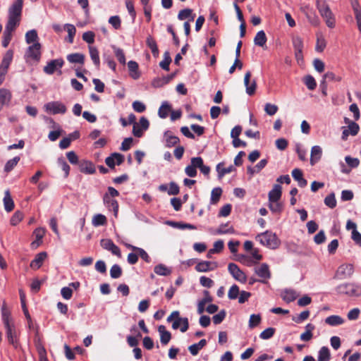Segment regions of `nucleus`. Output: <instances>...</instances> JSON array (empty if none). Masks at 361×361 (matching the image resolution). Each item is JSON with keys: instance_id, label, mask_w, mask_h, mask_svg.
<instances>
[{"instance_id": "nucleus-1", "label": "nucleus", "mask_w": 361, "mask_h": 361, "mask_svg": "<svg viewBox=\"0 0 361 361\" xmlns=\"http://www.w3.org/2000/svg\"><path fill=\"white\" fill-rule=\"evenodd\" d=\"M255 239L263 246L267 247L270 249H276L281 244L280 240L276 235L269 231L258 234Z\"/></svg>"}, {"instance_id": "nucleus-2", "label": "nucleus", "mask_w": 361, "mask_h": 361, "mask_svg": "<svg viewBox=\"0 0 361 361\" xmlns=\"http://www.w3.org/2000/svg\"><path fill=\"white\" fill-rule=\"evenodd\" d=\"M336 290L338 293L346 295L349 297H361V284L359 283H342L337 286Z\"/></svg>"}, {"instance_id": "nucleus-3", "label": "nucleus", "mask_w": 361, "mask_h": 361, "mask_svg": "<svg viewBox=\"0 0 361 361\" xmlns=\"http://www.w3.org/2000/svg\"><path fill=\"white\" fill-rule=\"evenodd\" d=\"M317 8L322 17L324 19L326 25L333 28L335 27V18L329 6L324 1H317Z\"/></svg>"}, {"instance_id": "nucleus-4", "label": "nucleus", "mask_w": 361, "mask_h": 361, "mask_svg": "<svg viewBox=\"0 0 361 361\" xmlns=\"http://www.w3.org/2000/svg\"><path fill=\"white\" fill-rule=\"evenodd\" d=\"M178 311H173L167 318L168 322L173 320L172 328L173 329H180L181 332H185L189 327L188 319L186 317H180Z\"/></svg>"}, {"instance_id": "nucleus-5", "label": "nucleus", "mask_w": 361, "mask_h": 361, "mask_svg": "<svg viewBox=\"0 0 361 361\" xmlns=\"http://www.w3.org/2000/svg\"><path fill=\"white\" fill-rule=\"evenodd\" d=\"M41 48L42 45L39 42L34 43L30 45L25 54V59L27 61H33L35 62L39 61L41 59Z\"/></svg>"}, {"instance_id": "nucleus-6", "label": "nucleus", "mask_w": 361, "mask_h": 361, "mask_svg": "<svg viewBox=\"0 0 361 361\" xmlns=\"http://www.w3.org/2000/svg\"><path fill=\"white\" fill-rule=\"evenodd\" d=\"M46 112L51 114H63L66 112V106L59 101L50 102L44 105Z\"/></svg>"}, {"instance_id": "nucleus-7", "label": "nucleus", "mask_w": 361, "mask_h": 361, "mask_svg": "<svg viewBox=\"0 0 361 361\" xmlns=\"http://www.w3.org/2000/svg\"><path fill=\"white\" fill-rule=\"evenodd\" d=\"M13 51L8 50L0 64V85L4 82L8 68L13 59Z\"/></svg>"}, {"instance_id": "nucleus-8", "label": "nucleus", "mask_w": 361, "mask_h": 361, "mask_svg": "<svg viewBox=\"0 0 361 361\" xmlns=\"http://www.w3.org/2000/svg\"><path fill=\"white\" fill-rule=\"evenodd\" d=\"M228 270L231 276L240 283H245L247 281L246 274L234 263H229Z\"/></svg>"}, {"instance_id": "nucleus-9", "label": "nucleus", "mask_w": 361, "mask_h": 361, "mask_svg": "<svg viewBox=\"0 0 361 361\" xmlns=\"http://www.w3.org/2000/svg\"><path fill=\"white\" fill-rule=\"evenodd\" d=\"M149 121L145 117H141L138 123H135L133 127V133L137 137L142 136L143 132L148 129Z\"/></svg>"}, {"instance_id": "nucleus-10", "label": "nucleus", "mask_w": 361, "mask_h": 361, "mask_svg": "<svg viewBox=\"0 0 361 361\" xmlns=\"http://www.w3.org/2000/svg\"><path fill=\"white\" fill-rule=\"evenodd\" d=\"M292 43L295 50V59L298 63H299L300 61H302L303 58V40L300 36L295 35L292 37Z\"/></svg>"}, {"instance_id": "nucleus-11", "label": "nucleus", "mask_w": 361, "mask_h": 361, "mask_svg": "<svg viewBox=\"0 0 361 361\" xmlns=\"http://www.w3.org/2000/svg\"><path fill=\"white\" fill-rule=\"evenodd\" d=\"M255 272L262 279L259 280V282L265 283L267 281L271 278V272L267 264L263 263L259 267H255Z\"/></svg>"}, {"instance_id": "nucleus-12", "label": "nucleus", "mask_w": 361, "mask_h": 361, "mask_svg": "<svg viewBox=\"0 0 361 361\" xmlns=\"http://www.w3.org/2000/svg\"><path fill=\"white\" fill-rule=\"evenodd\" d=\"M252 74L250 71H247L244 76V85L245 86L246 93L252 96L255 93L257 88V82L255 80L250 81Z\"/></svg>"}, {"instance_id": "nucleus-13", "label": "nucleus", "mask_w": 361, "mask_h": 361, "mask_svg": "<svg viewBox=\"0 0 361 361\" xmlns=\"http://www.w3.org/2000/svg\"><path fill=\"white\" fill-rule=\"evenodd\" d=\"M354 267L351 264H343L336 271V276L339 279H345L353 275Z\"/></svg>"}, {"instance_id": "nucleus-14", "label": "nucleus", "mask_w": 361, "mask_h": 361, "mask_svg": "<svg viewBox=\"0 0 361 361\" xmlns=\"http://www.w3.org/2000/svg\"><path fill=\"white\" fill-rule=\"evenodd\" d=\"M101 246L108 250L110 251L113 255L121 257V252L120 248L114 244V243L110 239H102L101 240Z\"/></svg>"}, {"instance_id": "nucleus-15", "label": "nucleus", "mask_w": 361, "mask_h": 361, "mask_svg": "<svg viewBox=\"0 0 361 361\" xmlns=\"http://www.w3.org/2000/svg\"><path fill=\"white\" fill-rule=\"evenodd\" d=\"M63 63L64 62L62 59L51 60L44 67V71L47 74L51 75L57 68H61L63 66Z\"/></svg>"}, {"instance_id": "nucleus-16", "label": "nucleus", "mask_w": 361, "mask_h": 361, "mask_svg": "<svg viewBox=\"0 0 361 361\" xmlns=\"http://www.w3.org/2000/svg\"><path fill=\"white\" fill-rule=\"evenodd\" d=\"M218 267V264L216 262L202 261L195 266V269L198 272H207L212 271Z\"/></svg>"}, {"instance_id": "nucleus-17", "label": "nucleus", "mask_w": 361, "mask_h": 361, "mask_svg": "<svg viewBox=\"0 0 361 361\" xmlns=\"http://www.w3.org/2000/svg\"><path fill=\"white\" fill-rule=\"evenodd\" d=\"M124 161V157L119 153H113L111 156L105 159L106 164L111 169L115 167V165H120Z\"/></svg>"}, {"instance_id": "nucleus-18", "label": "nucleus", "mask_w": 361, "mask_h": 361, "mask_svg": "<svg viewBox=\"0 0 361 361\" xmlns=\"http://www.w3.org/2000/svg\"><path fill=\"white\" fill-rule=\"evenodd\" d=\"M103 201L106 207L109 211H113L115 217H117L118 212V204L116 200L112 197H109V195H104Z\"/></svg>"}, {"instance_id": "nucleus-19", "label": "nucleus", "mask_w": 361, "mask_h": 361, "mask_svg": "<svg viewBox=\"0 0 361 361\" xmlns=\"http://www.w3.org/2000/svg\"><path fill=\"white\" fill-rule=\"evenodd\" d=\"M164 140L166 147L171 148L176 145L180 140L177 136L173 135L171 131H166L164 134Z\"/></svg>"}, {"instance_id": "nucleus-20", "label": "nucleus", "mask_w": 361, "mask_h": 361, "mask_svg": "<svg viewBox=\"0 0 361 361\" xmlns=\"http://www.w3.org/2000/svg\"><path fill=\"white\" fill-rule=\"evenodd\" d=\"M23 0H16L8 10V16H21Z\"/></svg>"}, {"instance_id": "nucleus-21", "label": "nucleus", "mask_w": 361, "mask_h": 361, "mask_svg": "<svg viewBox=\"0 0 361 361\" xmlns=\"http://www.w3.org/2000/svg\"><path fill=\"white\" fill-rule=\"evenodd\" d=\"M322 149L319 145L313 146L311 149L310 164L312 166L317 163L322 158Z\"/></svg>"}, {"instance_id": "nucleus-22", "label": "nucleus", "mask_w": 361, "mask_h": 361, "mask_svg": "<svg viewBox=\"0 0 361 361\" xmlns=\"http://www.w3.org/2000/svg\"><path fill=\"white\" fill-rule=\"evenodd\" d=\"M47 254L46 252H39L38 253L35 259L30 262V267L33 269H39L44 261L45 260V259L47 258Z\"/></svg>"}, {"instance_id": "nucleus-23", "label": "nucleus", "mask_w": 361, "mask_h": 361, "mask_svg": "<svg viewBox=\"0 0 361 361\" xmlns=\"http://www.w3.org/2000/svg\"><path fill=\"white\" fill-rule=\"evenodd\" d=\"M281 186L276 184L269 192V202L279 201L281 197Z\"/></svg>"}, {"instance_id": "nucleus-24", "label": "nucleus", "mask_w": 361, "mask_h": 361, "mask_svg": "<svg viewBox=\"0 0 361 361\" xmlns=\"http://www.w3.org/2000/svg\"><path fill=\"white\" fill-rule=\"evenodd\" d=\"M204 298L199 301L197 304V312L201 314L204 311L205 305L207 302H210L212 301V297L210 295L209 292L208 290H204L203 292Z\"/></svg>"}, {"instance_id": "nucleus-25", "label": "nucleus", "mask_w": 361, "mask_h": 361, "mask_svg": "<svg viewBox=\"0 0 361 361\" xmlns=\"http://www.w3.org/2000/svg\"><path fill=\"white\" fill-rule=\"evenodd\" d=\"M88 49L90 59H92L95 67L99 69L100 67V59L97 48L94 46H89Z\"/></svg>"}, {"instance_id": "nucleus-26", "label": "nucleus", "mask_w": 361, "mask_h": 361, "mask_svg": "<svg viewBox=\"0 0 361 361\" xmlns=\"http://www.w3.org/2000/svg\"><path fill=\"white\" fill-rule=\"evenodd\" d=\"M216 169L218 173V178L221 179L226 174L230 173L235 171V167L233 165H231L228 167H224V163L221 162L216 165Z\"/></svg>"}, {"instance_id": "nucleus-27", "label": "nucleus", "mask_w": 361, "mask_h": 361, "mask_svg": "<svg viewBox=\"0 0 361 361\" xmlns=\"http://www.w3.org/2000/svg\"><path fill=\"white\" fill-rule=\"evenodd\" d=\"M34 235L36 240L32 243V247L37 248L42 244V240L45 234V229L43 228H37L34 231Z\"/></svg>"}, {"instance_id": "nucleus-28", "label": "nucleus", "mask_w": 361, "mask_h": 361, "mask_svg": "<svg viewBox=\"0 0 361 361\" xmlns=\"http://www.w3.org/2000/svg\"><path fill=\"white\" fill-rule=\"evenodd\" d=\"M125 245L126 247L131 249L133 251L137 252V256L139 255L146 262H149L150 258L148 254L142 248L135 247L128 243H126Z\"/></svg>"}, {"instance_id": "nucleus-29", "label": "nucleus", "mask_w": 361, "mask_h": 361, "mask_svg": "<svg viewBox=\"0 0 361 361\" xmlns=\"http://www.w3.org/2000/svg\"><path fill=\"white\" fill-rule=\"evenodd\" d=\"M79 168L80 171L84 173L93 174L95 172V167L94 164L88 161L81 162Z\"/></svg>"}, {"instance_id": "nucleus-30", "label": "nucleus", "mask_w": 361, "mask_h": 361, "mask_svg": "<svg viewBox=\"0 0 361 361\" xmlns=\"http://www.w3.org/2000/svg\"><path fill=\"white\" fill-rule=\"evenodd\" d=\"M4 205L5 210L8 212H11L14 208V202L9 190H6L4 192Z\"/></svg>"}, {"instance_id": "nucleus-31", "label": "nucleus", "mask_w": 361, "mask_h": 361, "mask_svg": "<svg viewBox=\"0 0 361 361\" xmlns=\"http://www.w3.org/2000/svg\"><path fill=\"white\" fill-rule=\"evenodd\" d=\"M159 332L160 334V341L163 345H166L171 338V333L166 330L164 326L161 325L159 326Z\"/></svg>"}, {"instance_id": "nucleus-32", "label": "nucleus", "mask_w": 361, "mask_h": 361, "mask_svg": "<svg viewBox=\"0 0 361 361\" xmlns=\"http://www.w3.org/2000/svg\"><path fill=\"white\" fill-rule=\"evenodd\" d=\"M11 98V93L6 89H0V110L2 107L7 104Z\"/></svg>"}, {"instance_id": "nucleus-33", "label": "nucleus", "mask_w": 361, "mask_h": 361, "mask_svg": "<svg viewBox=\"0 0 361 361\" xmlns=\"http://www.w3.org/2000/svg\"><path fill=\"white\" fill-rule=\"evenodd\" d=\"M193 163L200 169V171L205 176H208L210 172V167L203 164V159L200 157H193Z\"/></svg>"}, {"instance_id": "nucleus-34", "label": "nucleus", "mask_w": 361, "mask_h": 361, "mask_svg": "<svg viewBox=\"0 0 361 361\" xmlns=\"http://www.w3.org/2000/svg\"><path fill=\"white\" fill-rule=\"evenodd\" d=\"M128 67L130 77L135 80L139 78L140 73L138 71L137 63L134 61H130L128 63Z\"/></svg>"}, {"instance_id": "nucleus-35", "label": "nucleus", "mask_w": 361, "mask_h": 361, "mask_svg": "<svg viewBox=\"0 0 361 361\" xmlns=\"http://www.w3.org/2000/svg\"><path fill=\"white\" fill-rule=\"evenodd\" d=\"M66 58L67 60L71 63L83 64L85 62V55L80 53L68 54Z\"/></svg>"}, {"instance_id": "nucleus-36", "label": "nucleus", "mask_w": 361, "mask_h": 361, "mask_svg": "<svg viewBox=\"0 0 361 361\" xmlns=\"http://www.w3.org/2000/svg\"><path fill=\"white\" fill-rule=\"evenodd\" d=\"M178 18L180 20L188 19L189 21H193L195 19V15L192 14V10L190 8H185L180 10L178 14Z\"/></svg>"}, {"instance_id": "nucleus-37", "label": "nucleus", "mask_w": 361, "mask_h": 361, "mask_svg": "<svg viewBox=\"0 0 361 361\" xmlns=\"http://www.w3.org/2000/svg\"><path fill=\"white\" fill-rule=\"evenodd\" d=\"M267 40V38L264 31L260 30L256 34L254 38V43L257 46L264 47L266 44Z\"/></svg>"}, {"instance_id": "nucleus-38", "label": "nucleus", "mask_w": 361, "mask_h": 361, "mask_svg": "<svg viewBox=\"0 0 361 361\" xmlns=\"http://www.w3.org/2000/svg\"><path fill=\"white\" fill-rule=\"evenodd\" d=\"M147 46L151 49L154 57L159 56V49L155 39L152 36H148L146 39Z\"/></svg>"}, {"instance_id": "nucleus-39", "label": "nucleus", "mask_w": 361, "mask_h": 361, "mask_svg": "<svg viewBox=\"0 0 361 361\" xmlns=\"http://www.w3.org/2000/svg\"><path fill=\"white\" fill-rule=\"evenodd\" d=\"M314 325L307 324L305 326V331L300 335V339L303 341H309L312 339V331L314 329Z\"/></svg>"}, {"instance_id": "nucleus-40", "label": "nucleus", "mask_w": 361, "mask_h": 361, "mask_svg": "<svg viewBox=\"0 0 361 361\" xmlns=\"http://www.w3.org/2000/svg\"><path fill=\"white\" fill-rule=\"evenodd\" d=\"M207 344L205 339L200 340L197 343H195L189 346L188 350L192 355L198 354L199 351L203 348Z\"/></svg>"}, {"instance_id": "nucleus-41", "label": "nucleus", "mask_w": 361, "mask_h": 361, "mask_svg": "<svg viewBox=\"0 0 361 361\" xmlns=\"http://www.w3.org/2000/svg\"><path fill=\"white\" fill-rule=\"evenodd\" d=\"M325 322L332 326H338L344 323V319L338 315H331L326 318Z\"/></svg>"}, {"instance_id": "nucleus-42", "label": "nucleus", "mask_w": 361, "mask_h": 361, "mask_svg": "<svg viewBox=\"0 0 361 361\" xmlns=\"http://www.w3.org/2000/svg\"><path fill=\"white\" fill-rule=\"evenodd\" d=\"M331 359V353L329 349L323 346L318 353L317 361H329Z\"/></svg>"}, {"instance_id": "nucleus-43", "label": "nucleus", "mask_w": 361, "mask_h": 361, "mask_svg": "<svg viewBox=\"0 0 361 361\" xmlns=\"http://www.w3.org/2000/svg\"><path fill=\"white\" fill-rule=\"evenodd\" d=\"M154 271L159 276H169L171 274V269L163 264L154 267Z\"/></svg>"}, {"instance_id": "nucleus-44", "label": "nucleus", "mask_w": 361, "mask_h": 361, "mask_svg": "<svg viewBox=\"0 0 361 361\" xmlns=\"http://www.w3.org/2000/svg\"><path fill=\"white\" fill-rule=\"evenodd\" d=\"M25 42L27 44H34L38 42V35L35 30H31L25 33Z\"/></svg>"}, {"instance_id": "nucleus-45", "label": "nucleus", "mask_w": 361, "mask_h": 361, "mask_svg": "<svg viewBox=\"0 0 361 361\" xmlns=\"http://www.w3.org/2000/svg\"><path fill=\"white\" fill-rule=\"evenodd\" d=\"M20 20V16H8V20L6 25V28L10 30H15L16 27L18 25Z\"/></svg>"}, {"instance_id": "nucleus-46", "label": "nucleus", "mask_w": 361, "mask_h": 361, "mask_svg": "<svg viewBox=\"0 0 361 361\" xmlns=\"http://www.w3.org/2000/svg\"><path fill=\"white\" fill-rule=\"evenodd\" d=\"M281 297L285 302H290L296 299L297 294L293 290H285L282 292Z\"/></svg>"}, {"instance_id": "nucleus-47", "label": "nucleus", "mask_w": 361, "mask_h": 361, "mask_svg": "<svg viewBox=\"0 0 361 361\" xmlns=\"http://www.w3.org/2000/svg\"><path fill=\"white\" fill-rule=\"evenodd\" d=\"M345 121L348 123V126L346 128L349 130L350 135L355 136L357 135L360 130L358 124L354 121H350L348 118H345Z\"/></svg>"}, {"instance_id": "nucleus-48", "label": "nucleus", "mask_w": 361, "mask_h": 361, "mask_svg": "<svg viewBox=\"0 0 361 361\" xmlns=\"http://www.w3.org/2000/svg\"><path fill=\"white\" fill-rule=\"evenodd\" d=\"M222 195V189L219 187L214 188L211 192L210 203L212 204H216Z\"/></svg>"}, {"instance_id": "nucleus-49", "label": "nucleus", "mask_w": 361, "mask_h": 361, "mask_svg": "<svg viewBox=\"0 0 361 361\" xmlns=\"http://www.w3.org/2000/svg\"><path fill=\"white\" fill-rule=\"evenodd\" d=\"M106 218L104 215L98 214L93 216L92 224L94 226L97 227L104 226L106 224Z\"/></svg>"}, {"instance_id": "nucleus-50", "label": "nucleus", "mask_w": 361, "mask_h": 361, "mask_svg": "<svg viewBox=\"0 0 361 361\" xmlns=\"http://www.w3.org/2000/svg\"><path fill=\"white\" fill-rule=\"evenodd\" d=\"M65 29L68 32L67 41L72 44L73 42V39L76 33L75 27L72 24H66L64 25Z\"/></svg>"}, {"instance_id": "nucleus-51", "label": "nucleus", "mask_w": 361, "mask_h": 361, "mask_svg": "<svg viewBox=\"0 0 361 361\" xmlns=\"http://www.w3.org/2000/svg\"><path fill=\"white\" fill-rule=\"evenodd\" d=\"M235 230L233 226H229L228 223L221 224L215 231L216 234H226V233H234Z\"/></svg>"}, {"instance_id": "nucleus-52", "label": "nucleus", "mask_w": 361, "mask_h": 361, "mask_svg": "<svg viewBox=\"0 0 361 361\" xmlns=\"http://www.w3.org/2000/svg\"><path fill=\"white\" fill-rule=\"evenodd\" d=\"M171 110V106L168 104V102H164L162 103L161 106L159 109L158 114L159 116L161 118H165L168 116L169 112Z\"/></svg>"}, {"instance_id": "nucleus-53", "label": "nucleus", "mask_w": 361, "mask_h": 361, "mask_svg": "<svg viewBox=\"0 0 361 361\" xmlns=\"http://www.w3.org/2000/svg\"><path fill=\"white\" fill-rule=\"evenodd\" d=\"M13 30H10L8 28H6L4 31L2 36V46L4 47H7L11 40L12 38V32Z\"/></svg>"}, {"instance_id": "nucleus-54", "label": "nucleus", "mask_w": 361, "mask_h": 361, "mask_svg": "<svg viewBox=\"0 0 361 361\" xmlns=\"http://www.w3.org/2000/svg\"><path fill=\"white\" fill-rule=\"evenodd\" d=\"M20 159V157H15L14 158L8 160L4 166V171L6 173H8L11 171H12L14 169V167L18 164Z\"/></svg>"}, {"instance_id": "nucleus-55", "label": "nucleus", "mask_w": 361, "mask_h": 361, "mask_svg": "<svg viewBox=\"0 0 361 361\" xmlns=\"http://www.w3.org/2000/svg\"><path fill=\"white\" fill-rule=\"evenodd\" d=\"M112 49H114V54L117 58L118 61L123 65L126 64V56L123 52V50L121 48L116 47L115 46H112Z\"/></svg>"}, {"instance_id": "nucleus-56", "label": "nucleus", "mask_w": 361, "mask_h": 361, "mask_svg": "<svg viewBox=\"0 0 361 361\" xmlns=\"http://www.w3.org/2000/svg\"><path fill=\"white\" fill-rule=\"evenodd\" d=\"M326 42L322 35H317L315 49L318 52H322L326 47Z\"/></svg>"}, {"instance_id": "nucleus-57", "label": "nucleus", "mask_w": 361, "mask_h": 361, "mask_svg": "<svg viewBox=\"0 0 361 361\" xmlns=\"http://www.w3.org/2000/svg\"><path fill=\"white\" fill-rule=\"evenodd\" d=\"M197 166L195 165L193 163V158H192L190 160V165L185 167V172L189 177H195L197 175Z\"/></svg>"}, {"instance_id": "nucleus-58", "label": "nucleus", "mask_w": 361, "mask_h": 361, "mask_svg": "<svg viewBox=\"0 0 361 361\" xmlns=\"http://www.w3.org/2000/svg\"><path fill=\"white\" fill-rule=\"evenodd\" d=\"M324 204L331 209L336 207V200L334 192L327 195L324 199Z\"/></svg>"}, {"instance_id": "nucleus-59", "label": "nucleus", "mask_w": 361, "mask_h": 361, "mask_svg": "<svg viewBox=\"0 0 361 361\" xmlns=\"http://www.w3.org/2000/svg\"><path fill=\"white\" fill-rule=\"evenodd\" d=\"M275 331L276 330L274 328L269 327L261 332L259 334V338L263 340L269 339L274 335Z\"/></svg>"}, {"instance_id": "nucleus-60", "label": "nucleus", "mask_w": 361, "mask_h": 361, "mask_svg": "<svg viewBox=\"0 0 361 361\" xmlns=\"http://www.w3.org/2000/svg\"><path fill=\"white\" fill-rule=\"evenodd\" d=\"M304 82L307 87L310 90H314L317 87V82L314 78L310 75L305 77Z\"/></svg>"}, {"instance_id": "nucleus-61", "label": "nucleus", "mask_w": 361, "mask_h": 361, "mask_svg": "<svg viewBox=\"0 0 361 361\" xmlns=\"http://www.w3.org/2000/svg\"><path fill=\"white\" fill-rule=\"evenodd\" d=\"M5 327L6 329V335H7L8 340L11 343L13 344L14 341H15L14 338L16 336V332H15L14 327L11 324H8V326H6Z\"/></svg>"}, {"instance_id": "nucleus-62", "label": "nucleus", "mask_w": 361, "mask_h": 361, "mask_svg": "<svg viewBox=\"0 0 361 361\" xmlns=\"http://www.w3.org/2000/svg\"><path fill=\"white\" fill-rule=\"evenodd\" d=\"M122 274V269L118 264H114L110 269V276L112 279H118Z\"/></svg>"}, {"instance_id": "nucleus-63", "label": "nucleus", "mask_w": 361, "mask_h": 361, "mask_svg": "<svg viewBox=\"0 0 361 361\" xmlns=\"http://www.w3.org/2000/svg\"><path fill=\"white\" fill-rule=\"evenodd\" d=\"M171 62V59L168 52H165L164 55V59L159 63L160 67L166 71L169 70V65Z\"/></svg>"}, {"instance_id": "nucleus-64", "label": "nucleus", "mask_w": 361, "mask_h": 361, "mask_svg": "<svg viewBox=\"0 0 361 361\" xmlns=\"http://www.w3.org/2000/svg\"><path fill=\"white\" fill-rule=\"evenodd\" d=\"M23 219V214L20 211H16L11 218V224L12 226H16L22 221Z\"/></svg>"}]
</instances>
